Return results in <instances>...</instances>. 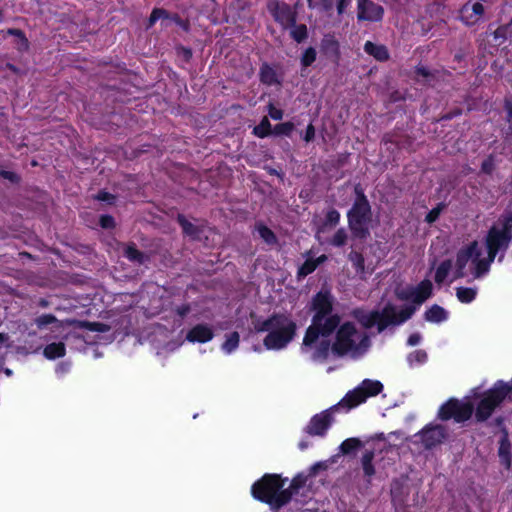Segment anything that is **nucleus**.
<instances>
[{
  "label": "nucleus",
  "instance_id": "nucleus-1",
  "mask_svg": "<svg viewBox=\"0 0 512 512\" xmlns=\"http://www.w3.org/2000/svg\"><path fill=\"white\" fill-rule=\"evenodd\" d=\"M416 307H397L387 304L381 311H354L353 321H345L337 326L332 351L340 356L359 358L370 348V336L367 329L377 326L382 332L390 325H400L408 320L415 312Z\"/></svg>",
  "mask_w": 512,
  "mask_h": 512
},
{
  "label": "nucleus",
  "instance_id": "nucleus-2",
  "mask_svg": "<svg viewBox=\"0 0 512 512\" xmlns=\"http://www.w3.org/2000/svg\"><path fill=\"white\" fill-rule=\"evenodd\" d=\"M512 241V212L499 219L488 231L483 241H473L461 247L457 253L459 270L464 277L479 279L488 274L491 264L499 254L502 261Z\"/></svg>",
  "mask_w": 512,
  "mask_h": 512
},
{
  "label": "nucleus",
  "instance_id": "nucleus-3",
  "mask_svg": "<svg viewBox=\"0 0 512 512\" xmlns=\"http://www.w3.org/2000/svg\"><path fill=\"white\" fill-rule=\"evenodd\" d=\"M383 390V384L378 380L365 379L355 389L348 392L336 406L313 416L306 426V432L313 436H324L333 423V411L346 407L350 410L366 401L369 397L378 395Z\"/></svg>",
  "mask_w": 512,
  "mask_h": 512
},
{
  "label": "nucleus",
  "instance_id": "nucleus-4",
  "mask_svg": "<svg viewBox=\"0 0 512 512\" xmlns=\"http://www.w3.org/2000/svg\"><path fill=\"white\" fill-rule=\"evenodd\" d=\"M337 326L330 320L312 319L301 345V353L315 362L325 360L332 351L331 334Z\"/></svg>",
  "mask_w": 512,
  "mask_h": 512
},
{
  "label": "nucleus",
  "instance_id": "nucleus-5",
  "mask_svg": "<svg viewBox=\"0 0 512 512\" xmlns=\"http://www.w3.org/2000/svg\"><path fill=\"white\" fill-rule=\"evenodd\" d=\"M254 328L257 332H266L264 346L268 350H282L294 339L296 323L289 316L273 315L266 320H258Z\"/></svg>",
  "mask_w": 512,
  "mask_h": 512
},
{
  "label": "nucleus",
  "instance_id": "nucleus-6",
  "mask_svg": "<svg viewBox=\"0 0 512 512\" xmlns=\"http://www.w3.org/2000/svg\"><path fill=\"white\" fill-rule=\"evenodd\" d=\"M282 487L283 483L278 475L267 474L253 484L251 492L255 499L268 503L272 508H280L292 495V492Z\"/></svg>",
  "mask_w": 512,
  "mask_h": 512
},
{
  "label": "nucleus",
  "instance_id": "nucleus-7",
  "mask_svg": "<svg viewBox=\"0 0 512 512\" xmlns=\"http://www.w3.org/2000/svg\"><path fill=\"white\" fill-rule=\"evenodd\" d=\"M370 221V206L367 199L360 195L348 213L349 227L358 238H365L368 232Z\"/></svg>",
  "mask_w": 512,
  "mask_h": 512
},
{
  "label": "nucleus",
  "instance_id": "nucleus-8",
  "mask_svg": "<svg viewBox=\"0 0 512 512\" xmlns=\"http://www.w3.org/2000/svg\"><path fill=\"white\" fill-rule=\"evenodd\" d=\"M472 412L473 404L469 400L451 399L440 407L438 416L442 420L453 418L457 422H463L470 418Z\"/></svg>",
  "mask_w": 512,
  "mask_h": 512
},
{
  "label": "nucleus",
  "instance_id": "nucleus-9",
  "mask_svg": "<svg viewBox=\"0 0 512 512\" xmlns=\"http://www.w3.org/2000/svg\"><path fill=\"white\" fill-rule=\"evenodd\" d=\"M433 285L430 280H423L417 286H405L396 290L400 300L411 301L420 306L432 295Z\"/></svg>",
  "mask_w": 512,
  "mask_h": 512
},
{
  "label": "nucleus",
  "instance_id": "nucleus-10",
  "mask_svg": "<svg viewBox=\"0 0 512 512\" xmlns=\"http://www.w3.org/2000/svg\"><path fill=\"white\" fill-rule=\"evenodd\" d=\"M446 432L439 424H428L413 436V443L420 444L425 449L433 448L443 442Z\"/></svg>",
  "mask_w": 512,
  "mask_h": 512
},
{
  "label": "nucleus",
  "instance_id": "nucleus-11",
  "mask_svg": "<svg viewBox=\"0 0 512 512\" xmlns=\"http://www.w3.org/2000/svg\"><path fill=\"white\" fill-rule=\"evenodd\" d=\"M333 299L329 292L320 291L312 300V309L315 312L312 319L321 318L323 321H332L333 325H339V316L331 314Z\"/></svg>",
  "mask_w": 512,
  "mask_h": 512
},
{
  "label": "nucleus",
  "instance_id": "nucleus-12",
  "mask_svg": "<svg viewBox=\"0 0 512 512\" xmlns=\"http://www.w3.org/2000/svg\"><path fill=\"white\" fill-rule=\"evenodd\" d=\"M460 278H464V272L459 270L456 257L442 261L435 270L434 279L437 284L452 283Z\"/></svg>",
  "mask_w": 512,
  "mask_h": 512
},
{
  "label": "nucleus",
  "instance_id": "nucleus-13",
  "mask_svg": "<svg viewBox=\"0 0 512 512\" xmlns=\"http://www.w3.org/2000/svg\"><path fill=\"white\" fill-rule=\"evenodd\" d=\"M384 15L381 5L371 0H357V18L360 21L378 22Z\"/></svg>",
  "mask_w": 512,
  "mask_h": 512
},
{
  "label": "nucleus",
  "instance_id": "nucleus-14",
  "mask_svg": "<svg viewBox=\"0 0 512 512\" xmlns=\"http://www.w3.org/2000/svg\"><path fill=\"white\" fill-rule=\"evenodd\" d=\"M484 7L481 2H468L460 10V18L467 25L478 23L483 16Z\"/></svg>",
  "mask_w": 512,
  "mask_h": 512
},
{
  "label": "nucleus",
  "instance_id": "nucleus-15",
  "mask_svg": "<svg viewBox=\"0 0 512 512\" xmlns=\"http://www.w3.org/2000/svg\"><path fill=\"white\" fill-rule=\"evenodd\" d=\"M213 336V330L210 326L198 324L188 332L186 339L190 342L205 343L212 340Z\"/></svg>",
  "mask_w": 512,
  "mask_h": 512
},
{
  "label": "nucleus",
  "instance_id": "nucleus-16",
  "mask_svg": "<svg viewBox=\"0 0 512 512\" xmlns=\"http://www.w3.org/2000/svg\"><path fill=\"white\" fill-rule=\"evenodd\" d=\"M340 214L334 209L327 211L325 220L323 222L314 221L316 226V237L321 241V234L325 233L329 228L336 226L339 223Z\"/></svg>",
  "mask_w": 512,
  "mask_h": 512
},
{
  "label": "nucleus",
  "instance_id": "nucleus-17",
  "mask_svg": "<svg viewBox=\"0 0 512 512\" xmlns=\"http://www.w3.org/2000/svg\"><path fill=\"white\" fill-rule=\"evenodd\" d=\"M364 51L378 61H385L389 57L387 48L384 45L374 44L370 41L365 43Z\"/></svg>",
  "mask_w": 512,
  "mask_h": 512
},
{
  "label": "nucleus",
  "instance_id": "nucleus-18",
  "mask_svg": "<svg viewBox=\"0 0 512 512\" xmlns=\"http://www.w3.org/2000/svg\"><path fill=\"white\" fill-rule=\"evenodd\" d=\"M349 259L352 262L356 272L363 277L365 274H370L374 270V266L368 264L365 266L364 258L361 254L357 252H351L349 255Z\"/></svg>",
  "mask_w": 512,
  "mask_h": 512
},
{
  "label": "nucleus",
  "instance_id": "nucleus-19",
  "mask_svg": "<svg viewBox=\"0 0 512 512\" xmlns=\"http://www.w3.org/2000/svg\"><path fill=\"white\" fill-rule=\"evenodd\" d=\"M424 317L428 322L441 323L447 320L448 313L444 308L438 305H433L425 312Z\"/></svg>",
  "mask_w": 512,
  "mask_h": 512
},
{
  "label": "nucleus",
  "instance_id": "nucleus-20",
  "mask_svg": "<svg viewBox=\"0 0 512 512\" xmlns=\"http://www.w3.org/2000/svg\"><path fill=\"white\" fill-rule=\"evenodd\" d=\"M240 336L238 332H232L225 335V340L221 345L222 351L229 355L233 353L239 346Z\"/></svg>",
  "mask_w": 512,
  "mask_h": 512
},
{
  "label": "nucleus",
  "instance_id": "nucleus-21",
  "mask_svg": "<svg viewBox=\"0 0 512 512\" xmlns=\"http://www.w3.org/2000/svg\"><path fill=\"white\" fill-rule=\"evenodd\" d=\"M65 345L62 342L48 344L43 351L44 356L49 360L63 357L65 355Z\"/></svg>",
  "mask_w": 512,
  "mask_h": 512
},
{
  "label": "nucleus",
  "instance_id": "nucleus-22",
  "mask_svg": "<svg viewBox=\"0 0 512 512\" xmlns=\"http://www.w3.org/2000/svg\"><path fill=\"white\" fill-rule=\"evenodd\" d=\"M499 458L501 463L509 468L511 464V448L507 435L503 436L500 441Z\"/></svg>",
  "mask_w": 512,
  "mask_h": 512
},
{
  "label": "nucleus",
  "instance_id": "nucleus-23",
  "mask_svg": "<svg viewBox=\"0 0 512 512\" xmlns=\"http://www.w3.org/2000/svg\"><path fill=\"white\" fill-rule=\"evenodd\" d=\"M35 323L40 329H44L49 325H53V329L59 330L64 327V324L60 321H58L53 315L51 314H44L35 319Z\"/></svg>",
  "mask_w": 512,
  "mask_h": 512
},
{
  "label": "nucleus",
  "instance_id": "nucleus-24",
  "mask_svg": "<svg viewBox=\"0 0 512 512\" xmlns=\"http://www.w3.org/2000/svg\"><path fill=\"white\" fill-rule=\"evenodd\" d=\"M327 259L325 255L319 256L317 259H307L304 264L299 268V275L300 276H307L310 273H312L319 264L324 262Z\"/></svg>",
  "mask_w": 512,
  "mask_h": 512
},
{
  "label": "nucleus",
  "instance_id": "nucleus-25",
  "mask_svg": "<svg viewBox=\"0 0 512 512\" xmlns=\"http://www.w3.org/2000/svg\"><path fill=\"white\" fill-rule=\"evenodd\" d=\"M477 292V288L459 287L456 289V296L460 302L468 304L476 298Z\"/></svg>",
  "mask_w": 512,
  "mask_h": 512
},
{
  "label": "nucleus",
  "instance_id": "nucleus-26",
  "mask_svg": "<svg viewBox=\"0 0 512 512\" xmlns=\"http://www.w3.org/2000/svg\"><path fill=\"white\" fill-rule=\"evenodd\" d=\"M260 78L261 81L267 85H274L279 83L276 71L268 65L262 66L260 71Z\"/></svg>",
  "mask_w": 512,
  "mask_h": 512
},
{
  "label": "nucleus",
  "instance_id": "nucleus-27",
  "mask_svg": "<svg viewBox=\"0 0 512 512\" xmlns=\"http://www.w3.org/2000/svg\"><path fill=\"white\" fill-rule=\"evenodd\" d=\"M374 458V453L372 451H366L362 458L361 464L365 477L370 479L375 474V468L372 464V460Z\"/></svg>",
  "mask_w": 512,
  "mask_h": 512
},
{
  "label": "nucleus",
  "instance_id": "nucleus-28",
  "mask_svg": "<svg viewBox=\"0 0 512 512\" xmlns=\"http://www.w3.org/2000/svg\"><path fill=\"white\" fill-rule=\"evenodd\" d=\"M428 359L424 350H415L407 356V362L411 368L423 365Z\"/></svg>",
  "mask_w": 512,
  "mask_h": 512
},
{
  "label": "nucleus",
  "instance_id": "nucleus-29",
  "mask_svg": "<svg viewBox=\"0 0 512 512\" xmlns=\"http://www.w3.org/2000/svg\"><path fill=\"white\" fill-rule=\"evenodd\" d=\"M254 135L260 138H264L271 133H273V130H271V124L267 117H264L261 122L254 127L253 129Z\"/></svg>",
  "mask_w": 512,
  "mask_h": 512
},
{
  "label": "nucleus",
  "instance_id": "nucleus-30",
  "mask_svg": "<svg viewBox=\"0 0 512 512\" xmlns=\"http://www.w3.org/2000/svg\"><path fill=\"white\" fill-rule=\"evenodd\" d=\"M278 12L275 13V18L279 20L282 24H288L293 21L292 13L290 9L286 5H278L276 4Z\"/></svg>",
  "mask_w": 512,
  "mask_h": 512
},
{
  "label": "nucleus",
  "instance_id": "nucleus-31",
  "mask_svg": "<svg viewBox=\"0 0 512 512\" xmlns=\"http://www.w3.org/2000/svg\"><path fill=\"white\" fill-rule=\"evenodd\" d=\"M256 229H257V232H258L259 236L267 244L272 245V244L276 243V236H275V234L269 228H267L264 225L259 224V225H257Z\"/></svg>",
  "mask_w": 512,
  "mask_h": 512
},
{
  "label": "nucleus",
  "instance_id": "nucleus-32",
  "mask_svg": "<svg viewBox=\"0 0 512 512\" xmlns=\"http://www.w3.org/2000/svg\"><path fill=\"white\" fill-rule=\"evenodd\" d=\"M79 327L85 328L90 332L104 333L110 330V327L103 323L98 322H80Z\"/></svg>",
  "mask_w": 512,
  "mask_h": 512
},
{
  "label": "nucleus",
  "instance_id": "nucleus-33",
  "mask_svg": "<svg viewBox=\"0 0 512 512\" xmlns=\"http://www.w3.org/2000/svg\"><path fill=\"white\" fill-rule=\"evenodd\" d=\"M360 446V440L357 439V438H348L346 440H344L339 449H340V452L343 453V454H348L350 453L352 450L358 448Z\"/></svg>",
  "mask_w": 512,
  "mask_h": 512
},
{
  "label": "nucleus",
  "instance_id": "nucleus-34",
  "mask_svg": "<svg viewBox=\"0 0 512 512\" xmlns=\"http://www.w3.org/2000/svg\"><path fill=\"white\" fill-rule=\"evenodd\" d=\"M294 130V124L292 122H284L275 125L273 134L290 136Z\"/></svg>",
  "mask_w": 512,
  "mask_h": 512
},
{
  "label": "nucleus",
  "instance_id": "nucleus-35",
  "mask_svg": "<svg viewBox=\"0 0 512 512\" xmlns=\"http://www.w3.org/2000/svg\"><path fill=\"white\" fill-rule=\"evenodd\" d=\"M347 241V233L344 228L338 229L330 240V244L336 247L343 246Z\"/></svg>",
  "mask_w": 512,
  "mask_h": 512
},
{
  "label": "nucleus",
  "instance_id": "nucleus-36",
  "mask_svg": "<svg viewBox=\"0 0 512 512\" xmlns=\"http://www.w3.org/2000/svg\"><path fill=\"white\" fill-rule=\"evenodd\" d=\"M162 20V22H168L167 13L162 9H154L149 18V26H153L156 21Z\"/></svg>",
  "mask_w": 512,
  "mask_h": 512
},
{
  "label": "nucleus",
  "instance_id": "nucleus-37",
  "mask_svg": "<svg viewBox=\"0 0 512 512\" xmlns=\"http://www.w3.org/2000/svg\"><path fill=\"white\" fill-rule=\"evenodd\" d=\"M178 221H179L185 234L192 236V237L197 236L196 227L192 223H190L188 220H186L183 216H179Z\"/></svg>",
  "mask_w": 512,
  "mask_h": 512
},
{
  "label": "nucleus",
  "instance_id": "nucleus-38",
  "mask_svg": "<svg viewBox=\"0 0 512 512\" xmlns=\"http://www.w3.org/2000/svg\"><path fill=\"white\" fill-rule=\"evenodd\" d=\"M124 253H125V256L132 261H138V262L143 261L144 256L142 255V253H140L137 249H135L132 246L126 247Z\"/></svg>",
  "mask_w": 512,
  "mask_h": 512
},
{
  "label": "nucleus",
  "instance_id": "nucleus-39",
  "mask_svg": "<svg viewBox=\"0 0 512 512\" xmlns=\"http://www.w3.org/2000/svg\"><path fill=\"white\" fill-rule=\"evenodd\" d=\"M316 59V52L313 48H308L302 56V64L307 67L311 65Z\"/></svg>",
  "mask_w": 512,
  "mask_h": 512
},
{
  "label": "nucleus",
  "instance_id": "nucleus-40",
  "mask_svg": "<svg viewBox=\"0 0 512 512\" xmlns=\"http://www.w3.org/2000/svg\"><path fill=\"white\" fill-rule=\"evenodd\" d=\"M307 30L304 25L294 27L291 31L292 37L297 41L301 42L306 37Z\"/></svg>",
  "mask_w": 512,
  "mask_h": 512
},
{
  "label": "nucleus",
  "instance_id": "nucleus-41",
  "mask_svg": "<svg viewBox=\"0 0 512 512\" xmlns=\"http://www.w3.org/2000/svg\"><path fill=\"white\" fill-rule=\"evenodd\" d=\"M268 113L273 120H281L283 117V111L281 109L276 108L272 104H270L268 107Z\"/></svg>",
  "mask_w": 512,
  "mask_h": 512
},
{
  "label": "nucleus",
  "instance_id": "nucleus-42",
  "mask_svg": "<svg viewBox=\"0 0 512 512\" xmlns=\"http://www.w3.org/2000/svg\"><path fill=\"white\" fill-rule=\"evenodd\" d=\"M441 210L442 208L440 206L436 207V208H433L426 216V221L428 223H433L434 221L437 220V218L439 217L440 213H441Z\"/></svg>",
  "mask_w": 512,
  "mask_h": 512
},
{
  "label": "nucleus",
  "instance_id": "nucleus-43",
  "mask_svg": "<svg viewBox=\"0 0 512 512\" xmlns=\"http://www.w3.org/2000/svg\"><path fill=\"white\" fill-rule=\"evenodd\" d=\"M100 224L103 228H111L114 226V219L111 216L103 215L100 218Z\"/></svg>",
  "mask_w": 512,
  "mask_h": 512
},
{
  "label": "nucleus",
  "instance_id": "nucleus-44",
  "mask_svg": "<svg viewBox=\"0 0 512 512\" xmlns=\"http://www.w3.org/2000/svg\"><path fill=\"white\" fill-rule=\"evenodd\" d=\"M315 137V129H314V126L312 124H309L306 128V131H305V134H304V140L306 142H310L314 139Z\"/></svg>",
  "mask_w": 512,
  "mask_h": 512
},
{
  "label": "nucleus",
  "instance_id": "nucleus-45",
  "mask_svg": "<svg viewBox=\"0 0 512 512\" xmlns=\"http://www.w3.org/2000/svg\"><path fill=\"white\" fill-rule=\"evenodd\" d=\"M422 340V337L419 333H413L409 336L408 340H407V344L409 346H416L418 345Z\"/></svg>",
  "mask_w": 512,
  "mask_h": 512
},
{
  "label": "nucleus",
  "instance_id": "nucleus-46",
  "mask_svg": "<svg viewBox=\"0 0 512 512\" xmlns=\"http://www.w3.org/2000/svg\"><path fill=\"white\" fill-rule=\"evenodd\" d=\"M332 7V0H317V6L315 8H323L325 10Z\"/></svg>",
  "mask_w": 512,
  "mask_h": 512
},
{
  "label": "nucleus",
  "instance_id": "nucleus-47",
  "mask_svg": "<svg viewBox=\"0 0 512 512\" xmlns=\"http://www.w3.org/2000/svg\"><path fill=\"white\" fill-rule=\"evenodd\" d=\"M97 199L98 200H101V201H108L110 202L112 199H113V196L110 195L109 193L107 192H100L97 196Z\"/></svg>",
  "mask_w": 512,
  "mask_h": 512
},
{
  "label": "nucleus",
  "instance_id": "nucleus-48",
  "mask_svg": "<svg viewBox=\"0 0 512 512\" xmlns=\"http://www.w3.org/2000/svg\"><path fill=\"white\" fill-rule=\"evenodd\" d=\"M179 53L183 56V58L185 60H189L190 57L192 56V53L189 49H186V48H180L179 49Z\"/></svg>",
  "mask_w": 512,
  "mask_h": 512
},
{
  "label": "nucleus",
  "instance_id": "nucleus-49",
  "mask_svg": "<svg viewBox=\"0 0 512 512\" xmlns=\"http://www.w3.org/2000/svg\"><path fill=\"white\" fill-rule=\"evenodd\" d=\"M303 483V479L301 477H296L293 479L290 488L295 489L298 488Z\"/></svg>",
  "mask_w": 512,
  "mask_h": 512
},
{
  "label": "nucleus",
  "instance_id": "nucleus-50",
  "mask_svg": "<svg viewBox=\"0 0 512 512\" xmlns=\"http://www.w3.org/2000/svg\"><path fill=\"white\" fill-rule=\"evenodd\" d=\"M349 0H338V12L342 13L344 8L348 5Z\"/></svg>",
  "mask_w": 512,
  "mask_h": 512
},
{
  "label": "nucleus",
  "instance_id": "nucleus-51",
  "mask_svg": "<svg viewBox=\"0 0 512 512\" xmlns=\"http://www.w3.org/2000/svg\"><path fill=\"white\" fill-rule=\"evenodd\" d=\"M482 170L486 173H489L491 172L492 170V165L489 161H484L483 164H482Z\"/></svg>",
  "mask_w": 512,
  "mask_h": 512
},
{
  "label": "nucleus",
  "instance_id": "nucleus-52",
  "mask_svg": "<svg viewBox=\"0 0 512 512\" xmlns=\"http://www.w3.org/2000/svg\"><path fill=\"white\" fill-rule=\"evenodd\" d=\"M506 110H507L508 121L512 125V104H507L506 105Z\"/></svg>",
  "mask_w": 512,
  "mask_h": 512
},
{
  "label": "nucleus",
  "instance_id": "nucleus-53",
  "mask_svg": "<svg viewBox=\"0 0 512 512\" xmlns=\"http://www.w3.org/2000/svg\"><path fill=\"white\" fill-rule=\"evenodd\" d=\"M417 74H418V75H421V76H423V77H428L429 72H428V70H427L426 68H424V67H419V68H417Z\"/></svg>",
  "mask_w": 512,
  "mask_h": 512
},
{
  "label": "nucleus",
  "instance_id": "nucleus-54",
  "mask_svg": "<svg viewBox=\"0 0 512 512\" xmlns=\"http://www.w3.org/2000/svg\"><path fill=\"white\" fill-rule=\"evenodd\" d=\"M188 312H189V307H188V306H182V307L178 308V314H179L180 316H184V315H186Z\"/></svg>",
  "mask_w": 512,
  "mask_h": 512
},
{
  "label": "nucleus",
  "instance_id": "nucleus-55",
  "mask_svg": "<svg viewBox=\"0 0 512 512\" xmlns=\"http://www.w3.org/2000/svg\"><path fill=\"white\" fill-rule=\"evenodd\" d=\"M2 175H3L5 178H8V179H10V180H12V181H13V180H14V178H15V175H14L13 173H11V172H3V173H2Z\"/></svg>",
  "mask_w": 512,
  "mask_h": 512
},
{
  "label": "nucleus",
  "instance_id": "nucleus-56",
  "mask_svg": "<svg viewBox=\"0 0 512 512\" xmlns=\"http://www.w3.org/2000/svg\"><path fill=\"white\" fill-rule=\"evenodd\" d=\"M309 8L314 9L317 6V0H307Z\"/></svg>",
  "mask_w": 512,
  "mask_h": 512
},
{
  "label": "nucleus",
  "instance_id": "nucleus-57",
  "mask_svg": "<svg viewBox=\"0 0 512 512\" xmlns=\"http://www.w3.org/2000/svg\"><path fill=\"white\" fill-rule=\"evenodd\" d=\"M307 446H308V445H307L306 443H304V442H300V443H299V448H300L301 450L306 449V448H307Z\"/></svg>",
  "mask_w": 512,
  "mask_h": 512
},
{
  "label": "nucleus",
  "instance_id": "nucleus-58",
  "mask_svg": "<svg viewBox=\"0 0 512 512\" xmlns=\"http://www.w3.org/2000/svg\"><path fill=\"white\" fill-rule=\"evenodd\" d=\"M99 356H100V354H99V353H97V352H95L94 357H95V358H97V357H99Z\"/></svg>",
  "mask_w": 512,
  "mask_h": 512
},
{
  "label": "nucleus",
  "instance_id": "nucleus-59",
  "mask_svg": "<svg viewBox=\"0 0 512 512\" xmlns=\"http://www.w3.org/2000/svg\"><path fill=\"white\" fill-rule=\"evenodd\" d=\"M317 467H320V464L314 465L313 469H316Z\"/></svg>",
  "mask_w": 512,
  "mask_h": 512
},
{
  "label": "nucleus",
  "instance_id": "nucleus-60",
  "mask_svg": "<svg viewBox=\"0 0 512 512\" xmlns=\"http://www.w3.org/2000/svg\"><path fill=\"white\" fill-rule=\"evenodd\" d=\"M511 24H512V19H511Z\"/></svg>",
  "mask_w": 512,
  "mask_h": 512
}]
</instances>
